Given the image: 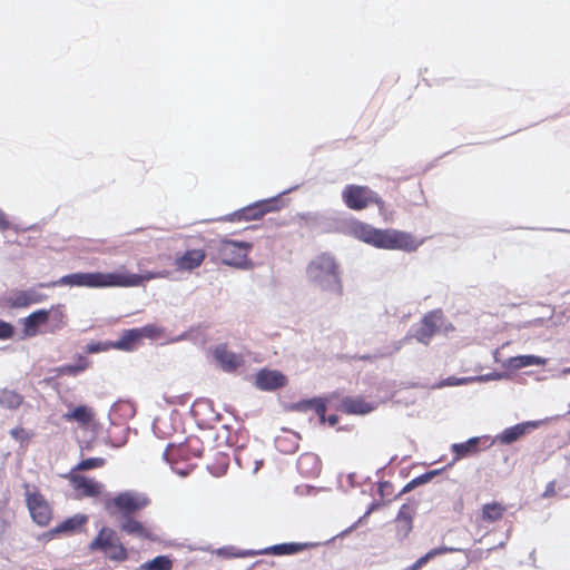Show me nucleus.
<instances>
[{"label": "nucleus", "mask_w": 570, "mask_h": 570, "mask_svg": "<svg viewBox=\"0 0 570 570\" xmlns=\"http://www.w3.org/2000/svg\"><path fill=\"white\" fill-rule=\"evenodd\" d=\"M72 484L75 489L81 491V493L86 497H98L104 491V484L82 475H75L72 478Z\"/></svg>", "instance_id": "a211bd4d"}, {"label": "nucleus", "mask_w": 570, "mask_h": 570, "mask_svg": "<svg viewBox=\"0 0 570 570\" xmlns=\"http://www.w3.org/2000/svg\"><path fill=\"white\" fill-rule=\"evenodd\" d=\"M348 232L355 238L382 249L413 252L421 244L409 233L396 229H377L358 220L348 224Z\"/></svg>", "instance_id": "f03ea898"}, {"label": "nucleus", "mask_w": 570, "mask_h": 570, "mask_svg": "<svg viewBox=\"0 0 570 570\" xmlns=\"http://www.w3.org/2000/svg\"><path fill=\"white\" fill-rule=\"evenodd\" d=\"M504 508L498 502L487 503L482 507V519L488 522L500 520L504 513Z\"/></svg>", "instance_id": "c85d7f7f"}, {"label": "nucleus", "mask_w": 570, "mask_h": 570, "mask_svg": "<svg viewBox=\"0 0 570 570\" xmlns=\"http://www.w3.org/2000/svg\"><path fill=\"white\" fill-rule=\"evenodd\" d=\"M275 199L272 200H261L256 204L248 206L246 208H243L232 215L226 216L225 220H253V219H259L263 217L266 213L273 212L276 209L274 206Z\"/></svg>", "instance_id": "9d476101"}, {"label": "nucleus", "mask_w": 570, "mask_h": 570, "mask_svg": "<svg viewBox=\"0 0 570 570\" xmlns=\"http://www.w3.org/2000/svg\"><path fill=\"white\" fill-rule=\"evenodd\" d=\"M13 326L10 323L0 321V340H8L13 336Z\"/></svg>", "instance_id": "58836bf2"}, {"label": "nucleus", "mask_w": 570, "mask_h": 570, "mask_svg": "<svg viewBox=\"0 0 570 570\" xmlns=\"http://www.w3.org/2000/svg\"><path fill=\"white\" fill-rule=\"evenodd\" d=\"M298 470L306 475L317 474L320 471V462L316 455L312 453L303 454L298 459Z\"/></svg>", "instance_id": "b1692460"}, {"label": "nucleus", "mask_w": 570, "mask_h": 570, "mask_svg": "<svg viewBox=\"0 0 570 570\" xmlns=\"http://www.w3.org/2000/svg\"><path fill=\"white\" fill-rule=\"evenodd\" d=\"M414 485H415L414 483L410 482V483L404 488V490H403V491H404V492H406V491L411 490Z\"/></svg>", "instance_id": "49530a36"}, {"label": "nucleus", "mask_w": 570, "mask_h": 570, "mask_svg": "<svg viewBox=\"0 0 570 570\" xmlns=\"http://www.w3.org/2000/svg\"><path fill=\"white\" fill-rule=\"evenodd\" d=\"M50 312L49 320L52 322L51 332L61 330L66 325V313L61 305H57L48 309Z\"/></svg>", "instance_id": "c756f323"}, {"label": "nucleus", "mask_w": 570, "mask_h": 570, "mask_svg": "<svg viewBox=\"0 0 570 570\" xmlns=\"http://www.w3.org/2000/svg\"><path fill=\"white\" fill-rule=\"evenodd\" d=\"M134 332H137L136 328L125 331L122 336L112 343V347L120 351H132L135 343L140 341L139 336L132 334Z\"/></svg>", "instance_id": "cd10ccee"}, {"label": "nucleus", "mask_w": 570, "mask_h": 570, "mask_svg": "<svg viewBox=\"0 0 570 570\" xmlns=\"http://www.w3.org/2000/svg\"><path fill=\"white\" fill-rule=\"evenodd\" d=\"M444 320L441 311L430 312L422 318L420 324L411 328L409 335L394 343L393 350L390 353L400 351L403 344L407 343L411 337H414L417 342L428 345L432 336L442 328Z\"/></svg>", "instance_id": "39448f33"}, {"label": "nucleus", "mask_w": 570, "mask_h": 570, "mask_svg": "<svg viewBox=\"0 0 570 570\" xmlns=\"http://www.w3.org/2000/svg\"><path fill=\"white\" fill-rule=\"evenodd\" d=\"M99 350H100V348H99L97 345H91V346H89V351H90L91 353L98 352Z\"/></svg>", "instance_id": "a18cd8bd"}, {"label": "nucleus", "mask_w": 570, "mask_h": 570, "mask_svg": "<svg viewBox=\"0 0 570 570\" xmlns=\"http://www.w3.org/2000/svg\"><path fill=\"white\" fill-rule=\"evenodd\" d=\"M87 521V517L82 514H77L68 520H66L63 523H61L58 528V532L62 531H73L82 527Z\"/></svg>", "instance_id": "72a5a7b5"}, {"label": "nucleus", "mask_w": 570, "mask_h": 570, "mask_svg": "<svg viewBox=\"0 0 570 570\" xmlns=\"http://www.w3.org/2000/svg\"><path fill=\"white\" fill-rule=\"evenodd\" d=\"M473 382H474L473 376L448 377V379L443 380L441 383H439L438 387L465 385V384L473 383Z\"/></svg>", "instance_id": "c9c22d12"}, {"label": "nucleus", "mask_w": 570, "mask_h": 570, "mask_svg": "<svg viewBox=\"0 0 570 570\" xmlns=\"http://www.w3.org/2000/svg\"><path fill=\"white\" fill-rule=\"evenodd\" d=\"M205 257L204 249H190L184 255L176 257L175 265L178 271L191 272L203 264Z\"/></svg>", "instance_id": "2eb2a0df"}, {"label": "nucleus", "mask_w": 570, "mask_h": 570, "mask_svg": "<svg viewBox=\"0 0 570 570\" xmlns=\"http://www.w3.org/2000/svg\"><path fill=\"white\" fill-rule=\"evenodd\" d=\"M287 379L284 374L273 370H262L255 379L256 386L262 391H273L286 384Z\"/></svg>", "instance_id": "f8f14e48"}, {"label": "nucleus", "mask_w": 570, "mask_h": 570, "mask_svg": "<svg viewBox=\"0 0 570 570\" xmlns=\"http://www.w3.org/2000/svg\"><path fill=\"white\" fill-rule=\"evenodd\" d=\"M91 551H101L114 561H125L128 557L127 550L119 541L115 530L102 528L98 535L89 544Z\"/></svg>", "instance_id": "0eeeda50"}, {"label": "nucleus", "mask_w": 570, "mask_h": 570, "mask_svg": "<svg viewBox=\"0 0 570 570\" xmlns=\"http://www.w3.org/2000/svg\"><path fill=\"white\" fill-rule=\"evenodd\" d=\"M62 417L66 421H75L79 423L81 426H87L95 419V411L87 405H79L73 410L65 413Z\"/></svg>", "instance_id": "aec40b11"}, {"label": "nucleus", "mask_w": 570, "mask_h": 570, "mask_svg": "<svg viewBox=\"0 0 570 570\" xmlns=\"http://www.w3.org/2000/svg\"><path fill=\"white\" fill-rule=\"evenodd\" d=\"M538 425L539 422L529 421L508 428L495 436L494 442H499L501 444H511L521 436L525 435L530 430L538 428Z\"/></svg>", "instance_id": "ddd939ff"}, {"label": "nucleus", "mask_w": 570, "mask_h": 570, "mask_svg": "<svg viewBox=\"0 0 570 570\" xmlns=\"http://www.w3.org/2000/svg\"><path fill=\"white\" fill-rule=\"evenodd\" d=\"M412 514L413 510L409 504H403L397 513V534L405 538L412 530Z\"/></svg>", "instance_id": "4be33fe9"}, {"label": "nucleus", "mask_w": 570, "mask_h": 570, "mask_svg": "<svg viewBox=\"0 0 570 570\" xmlns=\"http://www.w3.org/2000/svg\"><path fill=\"white\" fill-rule=\"evenodd\" d=\"M480 440V438L474 436L469 439L466 442L452 444L451 450L454 453L452 464L463 458L478 453Z\"/></svg>", "instance_id": "6ab92c4d"}, {"label": "nucleus", "mask_w": 570, "mask_h": 570, "mask_svg": "<svg viewBox=\"0 0 570 570\" xmlns=\"http://www.w3.org/2000/svg\"><path fill=\"white\" fill-rule=\"evenodd\" d=\"M374 510V504L366 511L365 515H368Z\"/></svg>", "instance_id": "09e8293b"}, {"label": "nucleus", "mask_w": 570, "mask_h": 570, "mask_svg": "<svg viewBox=\"0 0 570 570\" xmlns=\"http://www.w3.org/2000/svg\"><path fill=\"white\" fill-rule=\"evenodd\" d=\"M342 198L345 205L351 209H363L370 204H380V198L368 187L348 185L342 191Z\"/></svg>", "instance_id": "1a4fd4ad"}, {"label": "nucleus", "mask_w": 570, "mask_h": 570, "mask_svg": "<svg viewBox=\"0 0 570 570\" xmlns=\"http://www.w3.org/2000/svg\"><path fill=\"white\" fill-rule=\"evenodd\" d=\"M295 409L299 411H307V410H314L315 413L321 417V421H325V412H326V405L324 400L322 399H312L307 401L299 402L294 405Z\"/></svg>", "instance_id": "a878e982"}, {"label": "nucleus", "mask_w": 570, "mask_h": 570, "mask_svg": "<svg viewBox=\"0 0 570 570\" xmlns=\"http://www.w3.org/2000/svg\"><path fill=\"white\" fill-rule=\"evenodd\" d=\"M504 547V542H501L498 544V548H503Z\"/></svg>", "instance_id": "603ef678"}, {"label": "nucleus", "mask_w": 570, "mask_h": 570, "mask_svg": "<svg viewBox=\"0 0 570 570\" xmlns=\"http://www.w3.org/2000/svg\"><path fill=\"white\" fill-rule=\"evenodd\" d=\"M171 566L173 562L168 557L158 556L151 561L142 563L140 570H170Z\"/></svg>", "instance_id": "7c9ffc66"}, {"label": "nucleus", "mask_w": 570, "mask_h": 570, "mask_svg": "<svg viewBox=\"0 0 570 570\" xmlns=\"http://www.w3.org/2000/svg\"><path fill=\"white\" fill-rule=\"evenodd\" d=\"M214 356L220 367L226 372L234 371L242 364V357L227 350L224 345H219L215 348Z\"/></svg>", "instance_id": "f3484780"}, {"label": "nucleus", "mask_w": 570, "mask_h": 570, "mask_svg": "<svg viewBox=\"0 0 570 570\" xmlns=\"http://www.w3.org/2000/svg\"><path fill=\"white\" fill-rule=\"evenodd\" d=\"M23 402V396L10 389H0V406L7 410H17Z\"/></svg>", "instance_id": "5701e85b"}, {"label": "nucleus", "mask_w": 570, "mask_h": 570, "mask_svg": "<svg viewBox=\"0 0 570 570\" xmlns=\"http://www.w3.org/2000/svg\"><path fill=\"white\" fill-rule=\"evenodd\" d=\"M169 272H146L145 274H131L127 272L115 273H73L62 276L60 284L77 285V287H137L156 278H167Z\"/></svg>", "instance_id": "f257e3e1"}, {"label": "nucleus", "mask_w": 570, "mask_h": 570, "mask_svg": "<svg viewBox=\"0 0 570 570\" xmlns=\"http://www.w3.org/2000/svg\"><path fill=\"white\" fill-rule=\"evenodd\" d=\"M377 407L376 403L366 402L362 397H346L341 403V409L348 414L365 415Z\"/></svg>", "instance_id": "dca6fc26"}, {"label": "nucleus", "mask_w": 570, "mask_h": 570, "mask_svg": "<svg viewBox=\"0 0 570 570\" xmlns=\"http://www.w3.org/2000/svg\"><path fill=\"white\" fill-rule=\"evenodd\" d=\"M10 224L4 215V213L0 209V229L9 228Z\"/></svg>", "instance_id": "ea45409f"}, {"label": "nucleus", "mask_w": 570, "mask_h": 570, "mask_svg": "<svg viewBox=\"0 0 570 570\" xmlns=\"http://www.w3.org/2000/svg\"><path fill=\"white\" fill-rule=\"evenodd\" d=\"M27 505L31 518L39 525H46L51 519V510L49 504L40 494L28 493Z\"/></svg>", "instance_id": "9b49d317"}, {"label": "nucleus", "mask_w": 570, "mask_h": 570, "mask_svg": "<svg viewBox=\"0 0 570 570\" xmlns=\"http://www.w3.org/2000/svg\"><path fill=\"white\" fill-rule=\"evenodd\" d=\"M149 504L148 498L135 491H125L105 502V507L110 515L122 514L129 517L130 513L139 511Z\"/></svg>", "instance_id": "423d86ee"}, {"label": "nucleus", "mask_w": 570, "mask_h": 570, "mask_svg": "<svg viewBox=\"0 0 570 570\" xmlns=\"http://www.w3.org/2000/svg\"><path fill=\"white\" fill-rule=\"evenodd\" d=\"M453 551H456V549L454 548H448V547H442V548H435V549H432L431 551H429L426 554H424L423 557H421L420 559H417L413 566L411 567V570H419L421 567H423L428 561H430L432 558L439 556V554H443V553H446V552H453Z\"/></svg>", "instance_id": "2f4dec72"}, {"label": "nucleus", "mask_w": 570, "mask_h": 570, "mask_svg": "<svg viewBox=\"0 0 570 570\" xmlns=\"http://www.w3.org/2000/svg\"><path fill=\"white\" fill-rule=\"evenodd\" d=\"M308 281L321 291L333 294H342V279L338 264L330 254H321L314 257L306 267Z\"/></svg>", "instance_id": "7ed1b4c3"}, {"label": "nucleus", "mask_w": 570, "mask_h": 570, "mask_svg": "<svg viewBox=\"0 0 570 570\" xmlns=\"http://www.w3.org/2000/svg\"><path fill=\"white\" fill-rule=\"evenodd\" d=\"M168 455H169V449H167V450L165 451V453H164V456H165V459H166V460H168Z\"/></svg>", "instance_id": "8fccbe9b"}, {"label": "nucleus", "mask_w": 570, "mask_h": 570, "mask_svg": "<svg viewBox=\"0 0 570 570\" xmlns=\"http://www.w3.org/2000/svg\"><path fill=\"white\" fill-rule=\"evenodd\" d=\"M178 473H179V475H181V476L186 475V472H184V471H179Z\"/></svg>", "instance_id": "3c124183"}, {"label": "nucleus", "mask_w": 570, "mask_h": 570, "mask_svg": "<svg viewBox=\"0 0 570 570\" xmlns=\"http://www.w3.org/2000/svg\"><path fill=\"white\" fill-rule=\"evenodd\" d=\"M20 432H21V430L13 429V430H11V432H10V433H11V435H12L13 438H16V439H17V438L19 436V433H20Z\"/></svg>", "instance_id": "c03bdc74"}, {"label": "nucleus", "mask_w": 570, "mask_h": 570, "mask_svg": "<svg viewBox=\"0 0 570 570\" xmlns=\"http://www.w3.org/2000/svg\"><path fill=\"white\" fill-rule=\"evenodd\" d=\"M547 364V358L537 355H519L508 358L507 365L512 370H519L528 366H542Z\"/></svg>", "instance_id": "412c9836"}, {"label": "nucleus", "mask_w": 570, "mask_h": 570, "mask_svg": "<svg viewBox=\"0 0 570 570\" xmlns=\"http://www.w3.org/2000/svg\"><path fill=\"white\" fill-rule=\"evenodd\" d=\"M261 463H256L255 472L258 470Z\"/></svg>", "instance_id": "864d4df0"}, {"label": "nucleus", "mask_w": 570, "mask_h": 570, "mask_svg": "<svg viewBox=\"0 0 570 570\" xmlns=\"http://www.w3.org/2000/svg\"><path fill=\"white\" fill-rule=\"evenodd\" d=\"M504 377H505V374L500 373V372H492V373H488V374H483V375H479V376H473L474 382H479V383L502 380Z\"/></svg>", "instance_id": "4c0bfd02"}, {"label": "nucleus", "mask_w": 570, "mask_h": 570, "mask_svg": "<svg viewBox=\"0 0 570 570\" xmlns=\"http://www.w3.org/2000/svg\"><path fill=\"white\" fill-rule=\"evenodd\" d=\"M105 464V459L102 458H90L82 460L78 465L77 470L79 471H86V470H92L97 468H101Z\"/></svg>", "instance_id": "f704fd0d"}, {"label": "nucleus", "mask_w": 570, "mask_h": 570, "mask_svg": "<svg viewBox=\"0 0 570 570\" xmlns=\"http://www.w3.org/2000/svg\"><path fill=\"white\" fill-rule=\"evenodd\" d=\"M337 416L336 415H331L328 419H327V422L330 425L334 426L336 423H337Z\"/></svg>", "instance_id": "79ce46f5"}, {"label": "nucleus", "mask_w": 570, "mask_h": 570, "mask_svg": "<svg viewBox=\"0 0 570 570\" xmlns=\"http://www.w3.org/2000/svg\"><path fill=\"white\" fill-rule=\"evenodd\" d=\"M569 413H570V403H569Z\"/></svg>", "instance_id": "5fc2aeb1"}, {"label": "nucleus", "mask_w": 570, "mask_h": 570, "mask_svg": "<svg viewBox=\"0 0 570 570\" xmlns=\"http://www.w3.org/2000/svg\"><path fill=\"white\" fill-rule=\"evenodd\" d=\"M61 279L62 277L55 282L39 283L33 287L16 292L10 298V305L16 308H21L28 307L33 304H39L48 298V295L40 291L41 288H52L56 286H72L71 284H60L59 282Z\"/></svg>", "instance_id": "6e6552de"}, {"label": "nucleus", "mask_w": 570, "mask_h": 570, "mask_svg": "<svg viewBox=\"0 0 570 570\" xmlns=\"http://www.w3.org/2000/svg\"><path fill=\"white\" fill-rule=\"evenodd\" d=\"M561 374H562V375L570 374V367H564V368L561 371Z\"/></svg>", "instance_id": "de8ad7c7"}, {"label": "nucleus", "mask_w": 570, "mask_h": 570, "mask_svg": "<svg viewBox=\"0 0 570 570\" xmlns=\"http://www.w3.org/2000/svg\"><path fill=\"white\" fill-rule=\"evenodd\" d=\"M186 338H187V334H186V333H184V334H181L180 336H178V337L174 338L171 342H178V341L186 340Z\"/></svg>", "instance_id": "37998d69"}, {"label": "nucleus", "mask_w": 570, "mask_h": 570, "mask_svg": "<svg viewBox=\"0 0 570 570\" xmlns=\"http://www.w3.org/2000/svg\"><path fill=\"white\" fill-rule=\"evenodd\" d=\"M430 480V474L421 475L412 481L414 484H421Z\"/></svg>", "instance_id": "a19ab883"}, {"label": "nucleus", "mask_w": 570, "mask_h": 570, "mask_svg": "<svg viewBox=\"0 0 570 570\" xmlns=\"http://www.w3.org/2000/svg\"><path fill=\"white\" fill-rule=\"evenodd\" d=\"M87 367H88V362L86 360H80V362L76 365L62 366L60 372L62 374L77 375L78 373L85 371Z\"/></svg>", "instance_id": "e433bc0d"}, {"label": "nucleus", "mask_w": 570, "mask_h": 570, "mask_svg": "<svg viewBox=\"0 0 570 570\" xmlns=\"http://www.w3.org/2000/svg\"><path fill=\"white\" fill-rule=\"evenodd\" d=\"M50 312L47 309H38L22 320L23 337H33L38 335L39 327L49 321Z\"/></svg>", "instance_id": "4468645a"}, {"label": "nucleus", "mask_w": 570, "mask_h": 570, "mask_svg": "<svg viewBox=\"0 0 570 570\" xmlns=\"http://www.w3.org/2000/svg\"><path fill=\"white\" fill-rule=\"evenodd\" d=\"M253 248L252 243L223 238L217 242L216 250L223 264L239 269H248L253 266L248 259V253Z\"/></svg>", "instance_id": "20e7f679"}, {"label": "nucleus", "mask_w": 570, "mask_h": 570, "mask_svg": "<svg viewBox=\"0 0 570 570\" xmlns=\"http://www.w3.org/2000/svg\"><path fill=\"white\" fill-rule=\"evenodd\" d=\"M136 331L137 332H134L132 334L135 336H139L140 340L145 337L156 340L163 335V330L154 324H148L146 326L136 328Z\"/></svg>", "instance_id": "473e14b6"}, {"label": "nucleus", "mask_w": 570, "mask_h": 570, "mask_svg": "<svg viewBox=\"0 0 570 570\" xmlns=\"http://www.w3.org/2000/svg\"><path fill=\"white\" fill-rule=\"evenodd\" d=\"M301 550V547L298 544H295V543H283V544H276V546H273V547H269V548H266L262 551H258V552H247V553H242L240 556H254V554H269V553H273V554H293V553H296L297 551Z\"/></svg>", "instance_id": "393cba45"}, {"label": "nucleus", "mask_w": 570, "mask_h": 570, "mask_svg": "<svg viewBox=\"0 0 570 570\" xmlns=\"http://www.w3.org/2000/svg\"><path fill=\"white\" fill-rule=\"evenodd\" d=\"M120 529L122 531L127 532L128 534H132L138 538L148 537V532L144 528V525L139 521H137L130 517H124V520L120 523Z\"/></svg>", "instance_id": "bb28decb"}]
</instances>
